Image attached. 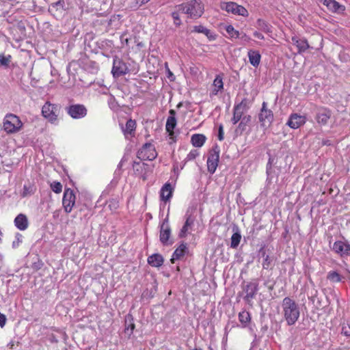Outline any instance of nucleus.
<instances>
[{
	"label": "nucleus",
	"mask_w": 350,
	"mask_h": 350,
	"mask_svg": "<svg viewBox=\"0 0 350 350\" xmlns=\"http://www.w3.org/2000/svg\"><path fill=\"white\" fill-rule=\"evenodd\" d=\"M282 314L288 325H293L300 316L299 304L292 298L286 297L281 303Z\"/></svg>",
	"instance_id": "1"
},
{
	"label": "nucleus",
	"mask_w": 350,
	"mask_h": 350,
	"mask_svg": "<svg viewBox=\"0 0 350 350\" xmlns=\"http://www.w3.org/2000/svg\"><path fill=\"white\" fill-rule=\"evenodd\" d=\"M176 8L191 18H199L204 12V5L200 0H191L177 5Z\"/></svg>",
	"instance_id": "2"
},
{
	"label": "nucleus",
	"mask_w": 350,
	"mask_h": 350,
	"mask_svg": "<svg viewBox=\"0 0 350 350\" xmlns=\"http://www.w3.org/2000/svg\"><path fill=\"white\" fill-rule=\"evenodd\" d=\"M250 106V101L247 98L243 99L240 103L236 105L234 107V113L232 118L233 124H237L239 120V127L245 125L250 120V116H243V115L249 109Z\"/></svg>",
	"instance_id": "3"
},
{
	"label": "nucleus",
	"mask_w": 350,
	"mask_h": 350,
	"mask_svg": "<svg viewBox=\"0 0 350 350\" xmlns=\"http://www.w3.org/2000/svg\"><path fill=\"white\" fill-rule=\"evenodd\" d=\"M23 126L20 118L14 114H8L5 116L3 122L4 131L8 133H14L19 131Z\"/></svg>",
	"instance_id": "4"
},
{
	"label": "nucleus",
	"mask_w": 350,
	"mask_h": 350,
	"mask_svg": "<svg viewBox=\"0 0 350 350\" xmlns=\"http://www.w3.org/2000/svg\"><path fill=\"white\" fill-rule=\"evenodd\" d=\"M59 109L57 105L46 102L42 108V116L52 124H57Z\"/></svg>",
	"instance_id": "5"
},
{
	"label": "nucleus",
	"mask_w": 350,
	"mask_h": 350,
	"mask_svg": "<svg viewBox=\"0 0 350 350\" xmlns=\"http://www.w3.org/2000/svg\"><path fill=\"white\" fill-rule=\"evenodd\" d=\"M327 280L331 283H343L346 280H350V271L348 269L329 271L327 274Z\"/></svg>",
	"instance_id": "6"
},
{
	"label": "nucleus",
	"mask_w": 350,
	"mask_h": 350,
	"mask_svg": "<svg viewBox=\"0 0 350 350\" xmlns=\"http://www.w3.org/2000/svg\"><path fill=\"white\" fill-rule=\"evenodd\" d=\"M220 8L225 10L228 13L241 16H247L248 11L242 5H238L234 2H227L220 4Z\"/></svg>",
	"instance_id": "7"
},
{
	"label": "nucleus",
	"mask_w": 350,
	"mask_h": 350,
	"mask_svg": "<svg viewBox=\"0 0 350 350\" xmlns=\"http://www.w3.org/2000/svg\"><path fill=\"white\" fill-rule=\"evenodd\" d=\"M157 156V151L154 145L150 143L144 144L137 152V157L142 160L152 161Z\"/></svg>",
	"instance_id": "8"
},
{
	"label": "nucleus",
	"mask_w": 350,
	"mask_h": 350,
	"mask_svg": "<svg viewBox=\"0 0 350 350\" xmlns=\"http://www.w3.org/2000/svg\"><path fill=\"white\" fill-rule=\"evenodd\" d=\"M131 71V70L129 69L127 64L122 59L117 57L113 59L111 72L114 77H119L130 72Z\"/></svg>",
	"instance_id": "9"
},
{
	"label": "nucleus",
	"mask_w": 350,
	"mask_h": 350,
	"mask_svg": "<svg viewBox=\"0 0 350 350\" xmlns=\"http://www.w3.org/2000/svg\"><path fill=\"white\" fill-rule=\"evenodd\" d=\"M76 196L71 189H66L62 199V205L66 213H69L72 211L75 204Z\"/></svg>",
	"instance_id": "10"
},
{
	"label": "nucleus",
	"mask_w": 350,
	"mask_h": 350,
	"mask_svg": "<svg viewBox=\"0 0 350 350\" xmlns=\"http://www.w3.org/2000/svg\"><path fill=\"white\" fill-rule=\"evenodd\" d=\"M219 163V150L215 146L210 150L207 159V167L210 173H214L217 170Z\"/></svg>",
	"instance_id": "11"
},
{
	"label": "nucleus",
	"mask_w": 350,
	"mask_h": 350,
	"mask_svg": "<svg viewBox=\"0 0 350 350\" xmlns=\"http://www.w3.org/2000/svg\"><path fill=\"white\" fill-rule=\"evenodd\" d=\"M273 120V112L267 108V103H262V109L259 113V121L262 126H269Z\"/></svg>",
	"instance_id": "12"
},
{
	"label": "nucleus",
	"mask_w": 350,
	"mask_h": 350,
	"mask_svg": "<svg viewBox=\"0 0 350 350\" xmlns=\"http://www.w3.org/2000/svg\"><path fill=\"white\" fill-rule=\"evenodd\" d=\"M67 113L74 119H80L87 114V109L83 105H72L67 108Z\"/></svg>",
	"instance_id": "13"
},
{
	"label": "nucleus",
	"mask_w": 350,
	"mask_h": 350,
	"mask_svg": "<svg viewBox=\"0 0 350 350\" xmlns=\"http://www.w3.org/2000/svg\"><path fill=\"white\" fill-rule=\"evenodd\" d=\"M306 122V116L298 113H291L288 118L286 124L293 129H297Z\"/></svg>",
	"instance_id": "14"
},
{
	"label": "nucleus",
	"mask_w": 350,
	"mask_h": 350,
	"mask_svg": "<svg viewBox=\"0 0 350 350\" xmlns=\"http://www.w3.org/2000/svg\"><path fill=\"white\" fill-rule=\"evenodd\" d=\"M331 116L332 112L329 109L321 107L317 110L315 120L319 124L324 126L327 124Z\"/></svg>",
	"instance_id": "15"
},
{
	"label": "nucleus",
	"mask_w": 350,
	"mask_h": 350,
	"mask_svg": "<svg viewBox=\"0 0 350 350\" xmlns=\"http://www.w3.org/2000/svg\"><path fill=\"white\" fill-rule=\"evenodd\" d=\"M332 250L341 256L350 255V245L345 241H336L333 245Z\"/></svg>",
	"instance_id": "16"
},
{
	"label": "nucleus",
	"mask_w": 350,
	"mask_h": 350,
	"mask_svg": "<svg viewBox=\"0 0 350 350\" xmlns=\"http://www.w3.org/2000/svg\"><path fill=\"white\" fill-rule=\"evenodd\" d=\"M170 228L169 226V224L167 221H164L161 226L160 231V241L164 245H170L172 244L171 242L169 241V239L170 237Z\"/></svg>",
	"instance_id": "17"
},
{
	"label": "nucleus",
	"mask_w": 350,
	"mask_h": 350,
	"mask_svg": "<svg viewBox=\"0 0 350 350\" xmlns=\"http://www.w3.org/2000/svg\"><path fill=\"white\" fill-rule=\"evenodd\" d=\"M122 131L126 139L132 137L136 129V122L132 119L127 120L125 126L121 125Z\"/></svg>",
	"instance_id": "18"
},
{
	"label": "nucleus",
	"mask_w": 350,
	"mask_h": 350,
	"mask_svg": "<svg viewBox=\"0 0 350 350\" xmlns=\"http://www.w3.org/2000/svg\"><path fill=\"white\" fill-rule=\"evenodd\" d=\"M291 40L292 44L297 46L299 53L305 52L310 47L308 41L304 38L295 36L292 37Z\"/></svg>",
	"instance_id": "19"
},
{
	"label": "nucleus",
	"mask_w": 350,
	"mask_h": 350,
	"mask_svg": "<svg viewBox=\"0 0 350 350\" xmlns=\"http://www.w3.org/2000/svg\"><path fill=\"white\" fill-rule=\"evenodd\" d=\"M174 188L170 183H165L160 191V198L163 202H167L170 200L172 196Z\"/></svg>",
	"instance_id": "20"
},
{
	"label": "nucleus",
	"mask_w": 350,
	"mask_h": 350,
	"mask_svg": "<svg viewBox=\"0 0 350 350\" xmlns=\"http://www.w3.org/2000/svg\"><path fill=\"white\" fill-rule=\"evenodd\" d=\"M170 116L167 119L165 129L169 133V135L172 136L174 134V129L176 125V120L175 118V111L173 109L170 110Z\"/></svg>",
	"instance_id": "21"
},
{
	"label": "nucleus",
	"mask_w": 350,
	"mask_h": 350,
	"mask_svg": "<svg viewBox=\"0 0 350 350\" xmlns=\"http://www.w3.org/2000/svg\"><path fill=\"white\" fill-rule=\"evenodd\" d=\"M14 224L20 230H25L28 228L29 222L27 217L24 214L18 215L14 219Z\"/></svg>",
	"instance_id": "22"
},
{
	"label": "nucleus",
	"mask_w": 350,
	"mask_h": 350,
	"mask_svg": "<svg viewBox=\"0 0 350 350\" xmlns=\"http://www.w3.org/2000/svg\"><path fill=\"white\" fill-rule=\"evenodd\" d=\"M247 56L250 63L254 67H258L260 62L261 55L258 51L249 50Z\"/></svg>",
	"instance_id": "23"
},
{
	"label": "nucleus",
	"mask_w": 350,
	"mask_h": 350,
	"mask_svg": "<svg viewBox=\"0 0 350 350\" xmlns=\"http://www.w3.org/2000/svg\"><path fill=\"white\" fill-rule=\"evenodd\" d=\"M258 291L257 284L255 283H250L245 287V299L250 301L253 299Z\"/></svg>",
	"instance_id": "24"
},
{
	"label": "nucleus",
	"mask_w": 350,
	"mask_h": 350,
	"mask_svg": "<svg viewBox=\"0 0 350 350\" xmlns=\"http://www.w3.org/2000/svg\"><path fill=\"white\" fill-rule=\"evenodd\" d=\"M323 3L329 10L334 12H340L344 10L342 7L335 0H323Z\"/></svg>",
	"instance_id": "25"
},
{
	"label": "nucleus",
	"mask_w": 350,
	"mask_h": 350,
	"mask_svg": "<svg viewBox=\"0 0 350 350\" xmlns=\"http://www.w3.org/2000/svg\"><path fill=\"white\" fill-rule=\"evenodd\" d=\"M206 137L203 134H193L191 137V143L196 148L202 147L205 142Z\"/></svg>",
	"instance_id": "26"
},
{
	"label": "nucleus",
	"mask_w": 350,
	"mask_h": 350,
	"mask_svg": "<svg viewBox=\"0 0 350 350\" xmlns=\"http://www.w3.org/2000/svg\"><path fill=\"white\" fill-rule=\"evenodd\" d=\"M150 265L155 267H161L163 263V258L161 254H154L148 258Z\"/></svg>",
	"instance_id": "27"
},
{
	"label": "nucleus",
	"mask_w": 350,
	"mask_h": 350,
	"mask_svg": "<svg viewBox=\"0 0 350 350\" xmlns=\"http://www.w3.org/2000/svg\"><path fill=\"white\" fill-rule=\"evenodd\" d=\"M193 218L191 217H188L186 219L185 225L183 226L182 229L180 230L179 236L180 237H185L187 236L188 233L191 232V226L193 224Z\"/></svg>",
	"instance_id": "28"
},
{
	"label": "nucleus",
	"mask_w": 350,
	"mask_h": 350,
	"mask_svg": "<svg viewBox=\"0 0 350 350\" xmlns=\"http://www.w3.org/2000/svg\"><path fill=\"white\" fill-rule=\"evenodd\" d=\"M256 27L260 31L269 33L272 32V27L265 20L258 19L256 21Z\"/></svg>",
	"instance_id": "29"
},
{
	"label": "nucleus",
	"mask_w": 350,
	"mask_h": 350,
	"mask_svg": "<svg viewBox=\"0 0 350 350\" xmlns=\"http://www.w3.org/2000/svg\"><path fill=\"white\" fill-rule=\"evenodd\" d=\"M187 250L186 244L182 243L180 246L174 251L172 257L171 258L172 262H174L175 260L179 259L183 256Z\"/></svg>",
	"instance_id": "30"
},
{
	"label": "nucleus",
	"mask_w": 350,
	"mask_h": 350,
	"mask_svg": "<svg viewBox=\"0 0 350 350\" xmlns=\"http://www.w3.org/2000/svg\"><path fill=\"white\" fill-rule=\"evenodd\" d=\"M241 239V235L237 230L233 233L230 239V247L232 248H237L240 243Z\"/></svg>",
	"instance_id": "31"
},
{
	"label": "nucleus",
	"mask_w": 350,
	"mask_h": 350,
	"mask_svg": "<svg viewBox=\"0 0 350 350\" xmlns=\"http://www.w3.org/2000/svg\"><path fill=\"white\" fill-rule=\"evenodd\" d=\"M228 33V38L230 39L239 38L240 33L237 31L232 25H227L225 27Z\"/></svg>",
	"instance_id": "32"
},
{
	"label": "nucleus",
	"mask_w": 350,
	"mask_h": 350,
	"mask_svg": "<svg viewBox=\"0 0 350 350\" xmlns=\"http://www.w3.org/2000/svg\"><path fill=\"white\" fill-rule=\"evenodd\" d=\"M239 319L241 323L246 325L250 321V315L247 311H242L239 314Z\"/></svg>",
	"instance_id": "33"
},
{
	"label": "nucleus",
	"mask_w": 350,
	"mask_h": 350,
	"mask_svg": "<svg viewBox=\"0 0 350 350\" xmlns=\"http://www.w3.org/2000/svg\"><path fill=\"white\" fill-rule=\"evenodd\" d=\"M51 189L55 193H60L62 191V185L59 182L53 181L50 185Z\"/></svg>",
	"instance_id": "34"
},
{
	"label": "nucleus",
	"mask_w": 350,
	"mask_h": 350,
	"mask_svg": "<svg viewBox=\"0 0 350 350\" xmlns=\"http://www.w3.org/2000/svg\"><path fill=\"white\" fill-rule=\"evenodd\" d=\"M262 256L264 258L262 263V267L263 269H268L271 267L272 260L269 256L267 255L265 252H263Z\"/></svg>",
	"instance_id": "35"
},
{
	"label": "nucleus",
	"mask_w": 350,
	"mask_h": 350,
	"mask_svg": "<svg viewBox=\"0 0 350 350\" xmlns=\"http://www.w3.org/2000/svg\"><path fill=\"white\" fill-rule=\"evenodd\" d=\"M12 56L10 55H4L3 54H0V64L1 66H8L11 62Z\"/></svg>",
	"instance_id": "36"
},
{
	"label": "nucleus",
	"mask_w": 350,
	"mask_h": 350,
	"mask_svg": "<svg viewBox=\"0 0 350 350\" xmlns=\"http://www.w3.org/2000/svg\"><path fill=\"white\" fill-rule=\"evenodd\" d=\"M182 13V12H179L176 8L174 12H172V16L174 19V23L176 25H180V19L179 17V14Z\"/></svg>",
	"instance_id": "37"
},
{
	"label": "nucleus",
	"mask_w": 350,
	"mask_h": 350,
	"mask_svg": "<svg viewBox=\"0 0 350 350\" xmlns=\"http://www.w3.org/2000/svg\"><path fill=\"white\" fill-rule=\"evenodd\" d=\"M199 155V152L197 150H191L187 155L186 161H191L195 159Z\"/></svg>",
	"instance_id": "38"
},
{
	"label": "nucleus",
	"mask_w": 350,
	"mask_h": 350,
	"mask_svg": "<svg viewBox=\"0 0 350 350\" xmlns=\"http://www.w3.org/2000/svg\"><path fill=\"white\" fill-rule=\"evenodd\" d=\"M194 31L198 33H203L206 34L207 36H208V33H210V31L205 28L202 25L195 26L194 27Z\"/></svg>",
	"instance_id": "39"
},
{
	"label": "nucleus",
	"mask_w": 350,
	"mask_h": 350,
	"mask_svg": "<svg viewBox=\"0 0 350 350\" xmlns=\"http://www.w3.org/2000/svg\"><path fill=\"white\" fill-rule=\"evenodd\" d=\"M342 333L347 336H350V324L342 326Z\"/></svg>",
	"instance_id": "40"
},
{
	"label": "nucleus",
	"mask_w": 350,
	"mask_h": 350,
	"mask_svg": "<svg viewBox=\"0 0 350 350\" xmlns=\"http://www.w3.org/2000/svg\"><path fill=\"white\" fill-rule=\"evenodd\" d=\"M135 325L134 323H131V324L126 327L125 332L127 333L129 335H131L133 333Z\"/></svg>",
	"instance_id": "41"
},
{
	"label": "nucleus",
	"mask_w": 350,
	"mask_h": 350,
	"mask_svg": "<svg viewBox=\"0 0 350 350\" xmlns=\"http://www.w3.org/2000/svg\"><path fill=\"white\" fill-rule=\"evenodd\" d=\"M16 241H14L12 243L13 247H17L20 243L22 242V235L20 234H17L16 236Z\"/></svg>",
	"instance_id": "42"
},
{
	"label": "nucleus",
	"mask_w": 350,
	"mask_h": 350,
	"mask_svg": "<svg viewBox=\"0 0 350 350\" xmlns=\"http://www.w3.org/2000/svg\"><path fill=\"white\" fill-rule=\"evenodd\" d=\"M6 323V317L4 314L0 313V327H3Z\"/></svg>",
	"instance_id": "43"
},
{
	"label": "nucleus",
	"mask_w": 350,
	"mask_h": 350,
	"mask_svg": "<svg viewBox=\"0 0 350 350\" xmlns=\"http://www.w3.org/2000/svg\"><path fill=\"white\" fill-rule=\"evenodd\" d=\"M109 208L111 209L112 208H113L114 209H116L117 207H118V202L116 201L115 200H112L109 202Z\"/></svg>",
	"instance_id": "44"
},
{
	"label": "nucleus",
	"mask_w": 350,
	"mask_h": 350,
	"mask_svg": "<svg viewBox=\"0 0 350 350\" xmlns=\"http://www.w3.org/2000/svg\"><path fill=\"white\" fill-rule=\"evenodd\" d=\"M254 36L258 39H260V40H264L265 39V37L264 36L260 33L259 31H255L254 32Z\"/></svg>",
	"instance_id": "45"
},
{
	"label": "nucleus",
	"mask_w": 350,
	"mask_h": 350,
	"mask_svg": "<svg viewBox=\"0 0 350 350\" xmlns=\"http://www.w3.org/2000/svg\"><path fill=\"white\" fill-rule=\"evenodd\" d=\"M239 38L245 42H249L250 40V38L245 33H240Z\"/></svg>",
	"instance_id": "46"
},
{
	"label": "nucleus",
	"mask_w": 350,
	"mask_h": 350,
	"mask_svg": "<svg viewBox=\"0 0 350 350\" xmlns=\"http://www.w3.org/2000/svg\"><path fill=\"white\" fill-rule=\"evenodd\" d=\"M168 76L167 77L171 80L173 81L174 79V76L173 73L168 69L167 70Z\"/></svg>",
	"instance_id": "47"
},
{
	"label": "nucleus",
	"mask_w": 350,
	"mask_h": 350,
	"mask_svg": "<svg viewBox=\"0 0 350 350\" xmlns=\"http://www.w3.org/2000/svg\"><path fill=\"white\" fill-rule=\"evenodd\" d=\"M223 139L222 126L220 125V141Z\"/></svg>",
	"instance_id": "48"
},
{
	"label": "nucleus",
	"mask_w": 350,
	"mask_h": 350,
	"mask_svg": "<svg viewBox=\"0 0 350 350\" xmlns=\"http://www.w3.org/2000/svg\"><path fill=\"white\" fill-rule=\"evenodd\" d=\"M218 79H219V75H217V76L215 77V79L214 82H213V83H214L215 86H216V85H217V83Z\"/></svg>",
	"instance_id": "49"
},
{
	"label": "nucleus",
	"mask_w": 350,
	"mask_h": 350,
	"mask_svg": "<svg viewBox=\"0 0 350 350\" xmlns=\"http://www.w3.org/2000/svg\"><path fill=\"white\" fill-rule=\"evenodd\" d=\"M150 1V0H141L140 5L145 4V3H148Z\"/></svg>",
	"instance_id": "50"
},
{
	"label": "nucleus",
	"mask_w": 350,
	"mask_h": 350,
	"mask_svg": "<svg viewBox=\"0 0 350 350\" xmlns=\"http://www.w3.org/2000/svg\"><path fill=\"white\" fill-rule=\"evenodd\" d=\"M223 88V83L221 81V79H220V90Z\"/></svg>",
	"instance_id": "51"
},
{
	"label": "nucleus",
	"mask_w": 350,
	"mask_h": 350,
	"mask_svg": "<svg viewBox=\"0 0 350 350\" xmlns=\"http://www.w3.org/2000/svg\"><path fill=\"white\" fill-rule=\"evenodd\" d=\"M3 233L0 230V243H1V237H2Z\"/></svg>",
	"instance_id": "52"
},
{
	"label": "nucleus",
	"mask_w": 350,
	"mask_h": 350,
	"mask_svg": "<svg viewBox=\"0 0 350 350\" xmlns=\"http://www.w3.org/2000/svg\"><path fill=\"white\" fill-rule=\"evenodd\" d=\"M213 223H214V220L213 219V220L211 221V224H213Z\"/></svg>",
	"instance_id": "53"
},
{
	"label": "nucleus",
	"mask_w": 350,
	"mask_h": 350,
	"mask_svg": "<svg viewBox=\"0 0 350 350\" xmlns=\"http://www.w3.org/2000/svg\"><path fill=\"white\" fill-rule=\"evenodd\" d=\"M325 145H329L330 144L324 143Z\"/></svg>",
	"instance_id": "54"
}]
</instances>
